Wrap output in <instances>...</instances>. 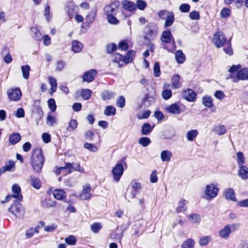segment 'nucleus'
Instances as JSON below:
<instances>
[{"mask_svg": "<svg viewBox=\"0 0 248 248\" xmlns=\"http://www.w3.org/2000/svg\"><path fill=\"white\" fill-rule=\"evenodd\" d=\"M241 67L240 64L233 65L228 70L229 73L226 79H231L233 82L237 83L240 80H248V68Z\"/></svg>", "mask_w": 248, "mask_h": 248, "instance_id": "1", "label": "nucleus"}, {"mask_svg": "<svg viewBox=\"0 0 248 248\" xmlns=\"http://www.w3.org/2000/svg\"><path fill=\"white\" fill-rule=\"evenodd\" d=\"M45 162L42 150L39 149L34 150L32 154L31 159V164L35 171L39 173L41 172Z\"/></svg>", "mask_w": 248, "mask_h": 248, "instance_id": "2", "label": "nucleus"}, {"mask_svg": "<svg viewBox=\"0 0 248 248\" xmlns=\"http://www.w3.org/2000/svg\"><path fill=\"white\" fill-rule=\"evenodd\" d=\"M158 27L154 23H149L145 28L144 39L145 41L150 42L154 40L157 36Z\"/></svg>", "mask_w": 248, "mask_h": 248, "instance_id": "3", "label": "nucleus"}, {"mask_svg": "<svg viewBox=\"0 0 248 248\" xmlns=\"http://www.w3.org/2000/svg\"><path fill=\"white\" fill-rule=\"evenodd\" d=\"M125 158V157L122 158L120 160L121 162L117 163L111 170L113 180L116 182L120 181L124 173V168L122 162H124V164L125 167L127 166L126 163L124 162Z\"/></svg>", "mask_w": 248, "mask_h": 248, "instance_id": "4", "label": "nucleus"}, {"mask_svg": "<svg viewBox=\"0 0 248 248\" xmlns=\"http://www.w3.org/2000/svg\"><path fill=\"white\" fill-rule=\"evenodd\" d=\"M219 192V188L217 185L211 183L206 186L204 193L205 198L207 201H211L217 196Z\"/></svg>", "mask_w": 248, "mask_h": 248, "instance_id": "5", "label": "nucleus"}, {"mask_svg": "<svg viewBox=\"0 0 248 248\" xmlns=\"http://www.w3.org/2000/svg\"><path fill=\"white\" fill-rule=\"evenodd\" d=\"M8 210L16 217L19 218H23L25 214L24 208L22 207V204L17 201H15L13 202Z\"/></svg>", "mask_w": 248, "mask_h": 248, "instance_id": "6", "label": "nucleus"}, {"mask_svg": "<svg viewBox=\"0 0 248 248\" xmlns=\"http://www.w3.org/2000/svg\"><path fill=\"white\" fill-rule=\"evenodd\" d=\"M212 41L215 46L217 48L223 46L227 41L225 35L221 31H217L214 34Z\"/></svg>", "mask_w": 248, "mask_h": 248, "instance_id": "7", "label": "nucleus"}, {"mask_svg": "<svg viewBox=\"0 0 248 248\" xmlns=\"http://www.w3.org/2000/svg\"><path fill=\"white\" fill-rule=\"evenodd\" d=\"M239 226L240 225L238 224L226 225L223 229L219 232L218 235L222 238L227 239L231 233V230L232 229L234 231V230L237 229Z\"/></svg>", "mask_w": 248, "mask_h": 248, "instance_id": "8", "label": "nucleus"}, {"mask_svg": "<svg viewBox=\"0 0 248 248\" xmlns=\"http://www.w3.org/2000/svg\"><path fill=\"white\" fill-rule=\"evenodd\" d=\"M119 6L118 1H114L109 4L106 5L104 9L105 14L106 16L116 15L118 11V8Z\"/></svg>", "mask_w": 248, "mask_h": 248, "instance_id": "9", "label": "nucleus"}, {"mask_svg": "<svg viewBox=\"0 0 248 248\" xmlns=\"http://www.w3.org/2000/svg\"><path fill=\"white\" fill-rule=\"evenodd\" d=\"M183 98L188 102H194L197 98V93L191 89H187L182 92Z\"/></svg>", "mask_w": 248, "mask_h": 248, "instance_id": "10", "label": "nucleus"}, {"mask_svg": "<svg viewBox=\"0 0 248 248\" xmlns=\"http://www.w3.org/2000/svg\"><path fill=\"white\" fill-rule=\"evenodd\" d=\"M7 94L9 99L14 101H19L22 96L21 91L18 88L9 89L7 91Z\"/></svg>", "mask_w": 248, "mask_h": 248, "instance_id": "11", "label": "nucleus"}, {"mask_svg": "<svg viewBox=\"0 0 248 248\" xmlns=\"http://www.w3.org/2000/svg\"><path fill=\"white\" fill-rule=\"evenodd\" d=\"M156 95L154 93L152 95L146 94L142 99V102L141 105V108H148L151 105L154 104L155 102Z\"/></svg>", "mask_w": 248, "mask_h": 248, "instance_id": "12", "label": "nucleus"}, {"mask_svg": "<svg viewBox=\"0 0 248 248\" xmlns=\"http://www.w3.org/2000/svg\"><path fill=\"white\" fill-rule=\"evenodd\" d=\"M91 186L90 185L87 184L83 186V190L80 194V198L82 200H89L91 198Z\"/></svg>", "mask_w": 248, "mask_h": 248, "instance_id": "13", "label": "nucleus"}, {"mask_svg": "<svg viewBox=\"0 0 248 248\" xmlns=\"http://www.w3.org/2000/svg\"><path fill=\"white\" fill-rule=\"evenodd\" d=\"M12 191L13 193V194L11 195L13 198L17 199L19 202L23 200V196L21 194V188L18 184H15L13 185Z\"/></svg>", "mask_w": 248, "mask_h": 248, "instance_id": "14", "label": "nucleus"}, {"mask_svg": "<svg viewBox=\"0 0 248 248\" xmlns=\"http://www.w3.org/2000/svg\"><path fill=\"white\" fill-rule=\"evenodd\" d=\"M166 110L167 112L173 114H180L182 112V109L178 103H174L168 106Z\"/></svg>", "mask_w": 248, "mask_h": 248, "instance_id": "15", "label": "nucleus"}, {"mask_svg": "<svg viewBox=\"0 0 248 248\" xmlns=\"http://www.w3.org/2000/svg\"><path fill=\"white\" fill-rule=\"evenodd\" d=\"M130 186L133 189L131 193V198L134 199L136 197L137 194L140 190L141 186L136 180H132L130 184Z\"/></svg>", "mask_w": 248, "mask_h": 248, "instance_id": "16", "label": "nucleus"}, {"mask_svg": "<svg viewBox=\"0 0 248 248\" xmlns=\"http://www.w3.org/2000/svg\"><path fill=\"white\" fill-rule=\"evenodd\" d=\"M97 74V71L94 69H91L86 72L82 76L83 80L91 82L93 80L95 76Z\"/></svg>", "mask_w": 248, "mask_h": 248, "instance_id": "17", "label": "nucleus"}, {"mask_svg": "<svg viewBox=\"0 0 248 248\" xmlns=\"http://www.w3.org/2000/svg\"><path fill=\"white\" fill-rule=\"evenodd\" d=\"M161 40L163 42L165 43H170L172 40L173 45L175 47H176L174 38L170 31H164L162 34Z\"/></svg>", "mask_w": 248, "mask_h": 248, "instance_id": "18", "label": "nucleus"}, {"mask_svg": "<svg viewBox=\"0 0 248 248\" xmlns=\"http://www.w3.org/2000/svg\"><path fill=\"white\" fill-rule=\"evenodd\" d=\"M223 194L226 199L236 202L237 199L235 197V192L232 188H228L225 189L223 191Z\"/></svg>", "mask_w": 248, "mask_h": 248, "instance_id": "19", "label": "nucleus"}, {"mask_svg": "<svg viewBox=\"0 0 248 248\" xmlns=\"http://www.w3.org/2000/svg\"><path fill=\"white\" fill-rule=\"evenodd\" d=\"M65 11L70 19H71L75 13V6L73 2H69L65 7Z\"/></svg>", "mask_w": 248, "mask_h": 248, "instance_id": "20", "label": "nucleus"}, {"mask_svg": "<svg viewBox=\"0 0 248 248\" xmlns=\"http://www.w3.org/2000/svg\"><path fill=\"white\" fill-rule=\"evenodd\" d=\"M238 176L243 180L248 179V168L246 166H242L238 167Z\"/></svg>", "mask_w": 248, "mask_h": 248, "instance_id": "21", "label": "nucleus"}, {"mask_svg": "<svg viewBox=\"0 0 248 248\" xmlns=\"http://www.w3.org/2000/svg\"><path fill=\"white\" fill-rule=\"evenodd\" d=\"M172 157V154L170 150H163L161 152L160 158L162 162H169Z\"/></svg>", "mask_w": 248, "mask_h": 248, "instance_id": "22", "label": "nucleus"}, {"mask_svg": "<svg viewBox=\"0 0 248 248\" xmlns=\"http://www.w3.org/2000/svg\"><path fill=\"white\" fill-rule=\"evenodd\" d=\"M112 61L118 63L119 67H121L124 62V56L118 53H113L112 55Z\"/></svg>", "mask_w": 248, "mask_h": 248, "instance_id": "23", "label": "nucleus"}, {"mask_svg": "<svg viewBox=\"0 0 248 248\" xmlns=\"http://www.w3.org/2000/svg\"><path fill=\"white\" fill-rule=\"evenodd\" d=\"M122 4L124 9L129 11H134L136 8V4L129 0H123L122 2Z\"/></svg>", "mask_w": 248, "mask_h": 248, "instance_id": "24", "label": "nucleus"}, {"mask_svg": "<svg viewBox=\"0 0 248 248\" xmlns=\"http://www.w3.org/2000/svg\"><path fill=\"white\" fill-rule=\"evenodd\" d=\"M21 139V137L19 133L15 132L10 135L9 136V141L12 145H15L19 142Z\"/></svg>", "mask_w": 248, "mask_h": 248, "instance_id": "25", "label": "nucleus"}, {"mask_svg": "<svg viewBox=\"0 0 248 248\" xmlns=\"http://www.w3.org/2000/svg\"><path fill=\"white\" fill-rule=\"evenodd\" d=\"M49 83L51 86L50 87V91L49 92V93L50 95H52L54 93L56 92L57 88V82L56 79L53 77H50L48 78Z\"/></svg>", "mask_w": 248, "mask_h": 248, "instance_id": "26", "label": "nucleus"}, {"mask_svg": "<svg viewBox=\"0 0 248 248\" xmlns=\"http://www.w3.org/2000/svg\"><path fill=\"white\" fill-rule=\"evenodd\" d=\"M54 198L58 200H61L66 196V193L63 190L57 189L54 190L53 192Z\"/></svg>", "mask_w": 248, "mask_h": 248, "instance_id": "27", "label": "nucleus"}, {"mask_svg": "<svg viewBox=\"0 0 248 248\" xmlns=\"http://www.w3.org/2000/svg\"><path fill=\"white\" fill-rule=\"evenodd\" d=\"M175 59L179 64L183 63L186 61V56L181 50H177L175 54Z\"/></svg>", "mask_w": 248, "mask_h": 248, "instance_id": "28", "label": "nucleus"}, {"mask_svg": "<svg viewBox=\"0 0 248 248\" xmlns=\"http://www.w3.org/2000/svg\"><path fill=\"white\" fill-rule=\"evenodd\" d=\"M202 103L205 107L209 108L214 106L213 99L210 96H204L202 98Z\"/></svg>", "mask_w": 248, "mask_h": 248, "instance_id": "29", "label": "nucleus"}, {"mask_svg": "<svg viewBox=\"0 0 248 248\" xmlns=\"http://www.w3.org/2000/svg\"><path fill=\"white\" fill-rule=\"evenodd\" d=\"M154 126L149 123L144 124L141 127V132L143 135H147L149 134L153 130Z\"/></svg>", "mask_w": 248, "mask_h": 248, "instance_id": "30", "label": "nucleus"}, {"mask_svg": "<svg viewBox=\"0 0 248 248\" xmlns=\"http://www.w3.org/2000/svg\"><path fill=\"white\" fill-rule=\"evenodd\" d=\"M180 76L178 75H175L172 78L171 83L173 89H178L182 86V83L180 81Z\"/></svg>", "mask_w": 248, "mask_h": 248, "instance_id": "31", "label": "nucleus"}, {"mask_svg": "<svg viewBox=\"0 0 248 248\" xmlns=\"http://www.w3.org/2000/svg\"><path fill=\"white\" fill-rule=\"evenodd\" d=\"M33 112L36 114L37 116L36 121L40 120L43 116V112L41 108L38 105H34L33 108ZM38 123L37 122V124Z\"/></svg>", "mask_w": 248, "mask_h": 248, "instance_id": "32", "label": "nucleus"}, {"mask_svg": "<svg viewBox=\"0 0 248 248\" xmlns=\"http://www.w3.org/2000/svg\"><path fill=\"white\" fill-rule=\"evenodd\" d=\"M31 185L35 189H38L41 186V181L38 178L34 176L30 177Z\"/></svg>", "mask_w": 248, "mask_h": 248, "instance_id": "33", "label": "nucleus"}, {"mask_svg": "<svg viewBox=\"0 0 248 248\" xmlns=\"http://www.w3.org/2000/svg\"><path fill=\"white\" fill-rule=\"evenodd\" d=\"M15 167V162L9 160L5 165L0 169V173H4L7 171H10Z\"/></svg>", "mask_w": 248, "mask_h": 248, "instance_id": "34", "label": "nucleus"}, {"mask_svg": "<svg viewBox=\"0 0 248 248\" xmlns=\"http://www.w3.org/2000/svg\"><path fill=\"white\" fill-rule=\"evenodd\" d=\"M83 48L82 44L78 41H74L72 43V50L75 53L79 52Z\"/></svg>", "mask_w": 248, "mask_h": 248, "instance_id": "35", "label": "nucleus"}, {"mask_svg": "<svg viewBox=\"0 0 248 248\" xmlns=\"http://www.w3.org/2000/svg\"><path fill=\"white\" fill-rule=\"evenodd\" d=\"M187 202L185 200L182 199L179 202L178 206L176 209L177 213H179L183 211H185L187 209V207L186 206Z\"/></svg>", "mask_w": 248, "mask_h": 248, "instance_id": "36", "label": "nucleus"}, {"mask_svg": "<svg viewBox=\"0 0 248 248\" xmlns=\"http://www.w3.org/2000/svg\"><path fill=\"white\" fill-rule=\"evenodd\" d=\"M236 161L238 165V167L244 166L245 163V158L244 154L241 152H239L236 154Z\"/></svg>", "mask_w": 248, "mask_h": 248, "instance_id": "37", "label": "nucleus"}, {"mask_svg": "<svg viewBox=\"0 0 248 248\" xmlns=\"http://www.w3.org/2000/svg\"><path fill=\"white\" fill-rule=\"evenodd\" d=\"M198 135V131L197 130H191L188 131L186 133V138L189 141H192L197 137Z\"/></svg>", "mask_w": 248, "mask_h": 248, "instance_id": "38", "label": "nucleus"}, {"mask_svg": "<svg viewBox=\"0 0 248 248\" xmlns=\"http://www.w3.org/2000/svg\"><path fill=\"white\" fill-rule=\"evenodd\" d=\"M95 13L93 12L89 13L85 17V22L84 24H87L89 26L92 24L94 20Z\"/></svg>", "mask_w": 248, "mask_h": 248, "instance_id": "39", "label": "nucleus"}, {"mask_svg": "<svg viewBox=\"0 0 248 248\" xmlns=\"http://www.w3.org/2000/svg\"><path fill=\"white\" fill-rule=\"evenodd\" d=\"M73 168V164L70 163H66L64 167H61L59 168L56 171V174L57 175H59L61 173V171L62 170H64L66 169H68V173H70L71 172V169Z\"/></svg>", "mask_w": 248, "mask_h": 248, "instance_id": "40", "label": "nucleus"}, {"mask_svg": "<svg viewBox=\"0 0 248 248\" xmlns=\"http://www.w3.org/2000/svg\"><path fill=\"white\" fill-rule=\"evenodd\" d=\"M115 93L109 91H105L101 93L103 100H109L114 97Z\"/></svg>", "mask_w": 248, "mask_h": 248, "instance_id": "41", "label": "nucleus"}, {"mask_svg": "<svg viewBox=\"0 0 248 248\" xmlns=\"http://www.w3.org/2000/svg\"><path fill=\"white\" fill-rule=\"evenodd\" d=\"M135 55L134 51L130 50L127 51L126 55L124 57V63H128L131 62Z\"/></svg>", "mask_w": 248, "mask_h": 248, "instance_id": "42", "label": "nucleus"}, {"mask_svg": "<svg viewBox=\"0 0 248 248\" xmlns=\"http://www.w3.org/2000/svg\"><path fill=\"white\" fill-rule=\"evenodd\" d=\"M174 15L172 13L170 16L165 19V22L164 24V27L167 29L168 27L171 26L174 21Z\"/></svg>", "mask_w": 248, "mask_h": 248, "instance_id": "43", "label": "nucleus"}, {"mask_svg": "<svg viewBox=\"0 0 248 248\" xmlns=\"http://www.w3.org/2000/svg\"><path fill=\"white\" fill-rule=\"evenodd\" d=\"M194 240L188 238L184 241L181 246V248H194Z\"/></svg>", "mask_w": 248, "mask_h": 248, "instance_id": "44", "label": "nucleus"}, {"mask_svg": "<svg viewBox=\"0 0 248 248\" xmlns=\"http://www.w3.org/2000/svg\"><path fill=\"white\" fill-rule=\"evenodd\" d=\"M123 236V232H119L117 229L116 232H114L110 234V237L112 239L120 240Z\"/></svg>", "mask_w": 248, "mask_h": 248, "instance_id": "45", "label": "nucleus"}, {"mask_svg": "<svg viewBox=\"0 0 248 248\" xmlns=\"http://www.w3.org/2000/svg\"><path fill=\"white\" fill-rule=\"evenodd\" d=\"M30 67L28 65L22 66L21 70L23 77L25 79H28L30 76Z\"/></svg>", "mask_w": 248, "mask_h": 248, "instance_id": "46", "label": "nucleus"}, {"mask_svg": "<svg viewBox=\"0 0 248 248\" xmlns=\"http://www.w3.org/2000/svg\"><path fill=\"white\" fill-rule=\"evenodd\" d=\"M116 110L115 108L112 106H108L104 110V114L107 116L114 115Z\"/></svg>", "mask_w": 248, "mask_h": 248, "instance_id": "47", "label": "nucleus"}, {"mask_svg": "<svg viewBox=\"0 0 248 248\" xmlns=\"http://www.w3.org/2000/svg\"><path fill=\"white\" fill-rule=\"evenodd\" d=\"M78 123L76 120L72 119L69 123L68 126L66 129L68 131H73L75 130L77 127Z\"/></svg>", "mask_w": 248, "mask_h": 248, "instance_id": "48", "label": "nucleus"}, {"mask_svg": "<svg viewBox=\"0 0 248 248\" xmlns=\"http://www.w3.org/2000/svg\"><path fill=\"white\" fill-rule=\"evenodd\" d=\"M92 93L89 89H82L81 91V96L84 100H87L90 98Z\"/></svg>", "mask_w": 248, "mask_h": 248, "instance_id": "49", "label": "nucleus"}, {"mask_svg": "<svg viewBox=\"0 0 248 248\" xmlns=\"http://www.w3.org/2000/svg\"><path fill=\"white\" fill-rule=\"evenodd\" d=\"M173 12L168 11L166 10H163L159 11L158 13V16L159 18L162 19H165L169 16H170Z\"/></svg>", "mask_w": 248, "mask_h": 248, "instance_id": "50", "label": "nucleus"}, {"mask_svg": "<svg viewBox=\"0 0 248 248\" xmlns=\"http://www.w3.org/2000/svg\"><path fill=\"white\" fill-rule=\"evenodd\" d=\"M151 142L150 139L147 137H142L139 140V143L144 147L148 146Z\"/></svg>", "mask_w": 248, "mask_h": 248, "instance_id": "51", "label": "nucleus"}, {"mask_svg": "<svg viewBox=\"0 0 248 248\" xmlns=\"http://www.w3.org/2000/svg\"><path fill=\"white\" fill-rule=\"evenodd\" d=\"M85 148L88 149L92 152H96L98 150V148L95 144L89 143H85L84 144Z\"/></svg>", "mask_w": 248, "mask_h": 248, "instance_id": "52", "label": "nucleus"}, {"mask_svg": "<svg viewBox=\"0 0 248 248\" xmlns=\"http://www.w3.org/2000/svg\"><path fill=\"white\" fill-rule=\"evenodd\" d=\"M175 136V132L173 130L166 131L163 135L164 139L170 140L172 139Z\"/></svg>", "mask_w": 248, "mask_h": 248, "instance_id": "53", "label": "nucleus"}, {"mask_svg": "<svg viewBox=\"0 0 248 248\" xmlns=\"http://www.w3.org/2000/svg\"><path fill=\"white\" fill-rule=\"evenodd\" d=\"M56 205V202L52 201L50 200H45L42 203L44 208L54 207Z\"/></svg>", "mask_w": 248, "mask_h": 248, "instance_id": "54", "label": "nucleus"}, {"mask_svg": "<svg viewBox=\"0 0 248 248\" xmlns=\"http://www.w3.org/2000/svg\"><path fill=\"white\" fill-rule=\"evenodd\" d=\"M162 96L165 100L170 99L172 96V91L170 89H165L162 93Z\"/></svg>", "mask_w": 248, "mask_h": 248, "instance_id": "55", "label": "nucleus"}, {"mask_svg": "<svg viewBox=\"0 0 248 248\" xmlns=\"http://www.w3.org/2000/svg\"><path fill=\"white\" fill-rule=\"evenodd\" d=\"M125 100L123 96H120L118 97L116 101V105L120 108H123L125 106Z\"/></svg>", "mask_w": 248, "mask_h": 248, "instance_id": "56", "label": "nucleus"}, {"mask_svg": "<svg viewBox=\"0 0 248 248\" xmlns=\"http://www.w3.org/2000/svg\"><path fill=\"white\" fill-rule=\"evenodd\" d=\"M115 15H116L107 16V20L109 23L116 25L119 23V21L115 17Z\"/></svg>", "mask_w": 248, "mask_h": 248, "instance_id": "57", "label": "nucleus"}, {"mask_svg": "<svg viewBox=\"0 0 248 248\" xmlns=\"http://www.w3.org/2000/svg\"><path fill=\"white\" fill-rule=\"evenodd\" d=\"M117 48V46L115 44L112 43L108 44L106 46L107 52L108 54H110L112 52L115 51Z\"/></svg>", "mask_w": 248, "mask_h": 248, "instance_id": "58", "label": "nucleus"}, {"mask_svg": "<svg viewBox=\"0 0 248 248\" xmlns=\"http://www.w3.org/2000/svg\"><path fill=\"white\" fill-rule=\"evenodd\" d=\"M47 103L49 108L52 112H54L56 109V105L55 100L53 98H50L48 99Z\"/></svg>", "mask_w": 248, "mask_h": 248, "instance_id": "59", "label": "nucleus"}, {"mask_svg": "<svg viewBox=\"0 0 248 248\" xmlns=\"http://www.w3.org/2000/svg\"><path fill=\"white\" fill-rule=\"evenodd\" d=\"M214 131L217 135H222L226 132V129L225 126L221 125L217 127V128L214 130Z\"/></svg>", "mask_w": 248, "mask_h": 248, "instance_id": "60", "label": "nucleus"}, {"mask_svg": "<svg viewBox=\"0 0 248 248\" xmlns=\"http://www.w3.org/2000/svg\"><path fill=\"white\" fill-rule=\"evenodd\" d=\"M154 74L155 77H159L160 75V65L158 62H156L154 64Z\"/></svg>", "mask_w": 248, "mask_h": 248, "instance_id": "61", "label": "nucleus"}, {"mask_svg": "<svg viewBox=\"0 0 248 248\" xmlns=\"http://www.w3.org/2000/svg\"><path fill=\"white\" fill-rule=\"evenodd\" d=\"M91 230L94 233H97L102 228V225L100 223H94L91 226Z\"/></svg>", "mask_w": 248, "mask_h": 248, "instance_id": "62", "label": "nucleus"}, {"mask_svg": "<svg viewBox=\"0 0 248 248\" xmlns=\"http://www.w3.org/2000/svg\"><path fill=\"white\" fill-rule=\"evenodd\" d=\"M56 70L58 71H61L63 70L66 65V62L63 61H58L56 64Z\"/></svg>", "mask_w": 248, "mask_h": 248, "instance_id": "63", "label": "nucleus"}, {"mask_svg": "<svg viewBox=\"0 0 248 248\" xmlns=\"http://www.w3.org/2000/svg\"><path fill=\"white\" fill-rule=\"evenodd\" d=\"M65 242L70 245H74L76 243L77 240L73 235H70L65 239Z\"/></svg>", "mask_w": 248, "mask_h": 248, "instance_id": "64", "label": "nucleus"}]
</instances>
